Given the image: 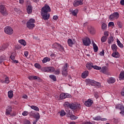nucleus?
<instances>
[{
    "instance_id": "obj_9",
    "label": "nucleus",
    "mask_w": 124,
    "mask_h": 124,
    "mask_svg": "<svg viewBox=\"0 0 124 124\" xmlns=\"http://www.w3.org/2000/svg\"><path fill=\"white\" fill-rule=\"evenodd\" d=\"M53 47L56 48V49L59 50V51H61V52L64 51V48L62 46L58 43H55L53 44Z\"/></svg>"
},
{
    "instance_id": "obj_10",
    "label": "nucleus",
    "mask_w": 124,
    "mask_h": 124,
    "mask_svg": "<svg viewBox=\"0 0 124 124\" xmlns=\"http://www.w3.org/2000/svg\"><path fill=\"white\" fill-rule=\"evenodd\" d=\"M82 42L85 46H90V45H91V44L92 43L91 40L88 37H85L82 40Z\"/></svg>"
},
{
    "instance_id": "obj_5",
    "label": "nucleus",
    "mask_w": 124,
    "mask_h": 124,
    "mask_svg": "<svg viewBox=\"0 0 124 124\" xmlns=\"http://www.w3.org/2000/svg\"><path fill=\"white\" fill-rule=\"evenodd\" d=\"M88 83L91 85V86H94L95 87H98V88H99L100 86H101V84L99 82H97L93 80L92 79H88L87 80Z\"/></svg>"
},
{
    "instance_id": "obj_44",
    "label": "nucleus",
    "mask_w": 124,
    "mask_h": 124,
    "mask_svg": "<svg viewBox=\"0 0 124 124\" xmlns=\"http://www.w3.org/2000/svg\"><path fill=\"white\" fill-rule=\"evenodd\" d=\"M121 112H120V115L124 116V106L122 107V108L120 109Z\"/></svg>"
},
{
    "instance_id": "obj_49",
    "label": "nucleus",
    "mask_w": 124,
    "mask_h": 124,
    "mask_svg": "<svg viewBox=\"0 0 124 124\" xmlns=\"http://www.w3.org/2000/svg\"><path fill=\"white\" fill-rule=\"evenodd\" d=\"M22 116H24V117H26L29 115V112L27 111H24L22 113Z\"/></svg>"
},
{
    "instance_id": "obj_45",
    "label": "nucleus",
    "mask_w": 124,
    "mask_h": 124,
    "mask_svg": "<svg viewBox=\"0 0 124 124\" xmlns=\"http://www.w3.org/2000/svg\"><path fill=\"white\" fill-rule=\"evenodd\" d=\"M106 40H107V37L106 36H103L101 38V41L102 42H105V41H106Z\"/></svg>"
},
{
    "instance_id": "obj_31",
    "label": "nucleus",
    "mask_w": 124,
    "mask_h": 124,
    "mask_svg": "<svg viewBox=\"0 0 124 124\" xmlns=\"http://www.w3.org/2000/svg\"><path fill=\"white\" fill-rule=\"evenodd\" d=\"M108 44H111L112 42H114V37L110 36L108 41Z\"/></svg>"
},
{
    "instance_id": "obj_60",
    "label": "nucleus",
    "mask_w": 124,
    "mask_h": 124,
    "mask_svg": "<svg viewBox=\"0 0 124 124\" xmlns=\"http://www.w3.org/2000/svg\"><path fill=\"white\" fill-rule=\"evenodd\" d=\"M10 58H11V59L12 60V61H13V60H14V59H15V56H14V55L12 54V55H11Z\"/></svg>"
},
{
    "instance_id": "obj_58",
    "label": "nucleus",
    "mask_w": 124,
    "mask_h": 124,
    "mask_svg": "<svg viewBox=\"0 0 124 124\" xmlns=\"http://www.w3.org/2000/svg\"><path fill=\"white\" fill-rule=\"evenodd\" d=\"M24 55L25 56L26 58H27V57H28V56H29V52L25 51L24 52Z\"/></svg>"
},
{
    "instance_id": "obj_57",
    "label": "nucleus",
    "mask_w": 124,
    "mask_h": 124,
    "mask_svg": "<svg viewBox=\"0 0 124 124\" xmlns=\"http://www.w3.org/2000/svg\"><path fill=\"white\" fill-rule=\"evenodd\" d=\"M22 98H24L25 99H28V95L27 94H24L22 96Z\"/></svg>"
},
{
    "instance_id": "obj_13",
    "label": "nucleus",
    "mask_w": 124,
    "mask_h": 124,
    "mask_svg": "<svg viewBox=\"0 0 124 124\" xmlns=\"http://www.w3.org/2000/svg\"><path fill=\"white\" fill-rule=\"evenodd\" d=\"M61 99H64L68 97H71V95L67 93H62L60 95Z\"/></svg>"
},
{
    "instance_id": "obj_28",
    "label": "nucleus",
    "mask_w": 124,
    "mask_h": 124,
    "mask_svg": "<svg viewBox=\"0 0 124 124\" xmlns=\"http://www.w3.org/2000/svg\"><path fill=\"white\" fill-rule=\"evenodd\" d=\"M101 71L103 73H106V72L108 71V68H107L106 66H103L101 69Z\"/></svg>"
},
{
    "instance_id": "obj_24",
    "label": "nucleus",
    "mask_w": 124,
    "mask_h": 124,
    "mask_svg": "<svg viewBox=\"0 0 124 124\" xmlns=\"http://www.w3.org/2000/svg\"><path fill=\"white\" fill-rule=\"evenodd\" d=\"M88 75H89V71H86L82 74L81 77H82V78H83V79H85L87 78Z\"/></svg>"
},
{
    "instance_id": "obj_43",
    "label": "nucleus",
    "mask_w": 124,
    "mask_h": 124,
    "mask_svg": "<svg viewBox=\"0 0 124 124\" xmlns=\"http://www.w3.org/2000/svg\"><path fill=\"white\" fill-rule=\"evenodd\" d=\"M117 25L119 28H120V29H122V28H123V23L120 21H117Z\"/></svg>"
},
{
    "instance_id": "obj_50",
    "label": "nucleus",
    "mask_w": 124,
    "mask_h": 124,
    "mask_svg": "<svg viewBox=\"0 0 124 124\" xmlns=\"http://www.w3.org/2000/svg\"><path fill=\"white\" fill-rule=\"evenodd\" d=\"M115 26V24L113 22H110L108 23V27H114Z\"/></svg>"
},
{
    "instance_id": "obj_34",
    "label": "nucleus",
    "mask_w": 124,
    "mask_h": 124,
    "mask_svg": "<svg viewBox=\"0 0 124 124\" xmlns=\"http://www.w3.org/2000/svg\"><path fill=\"white\" fill-rule=\"evenodd\" d=\"M50 61H51V59L49 57H46L44 58L42 62L43 63H45L47 62H50Z\"/></svg>"
},
{
    "instance_id": "obj_8",
    "label": "nucleus",
    "mask_w": 124,
    "mask_h": 124,
    "mask_svg": "<svg viewBox=\"0 0 124 124\" xmlns=\"http://www.w3.org/2000/svg\"><path fill=\"white\" fill-rule=\"evenodd\" d=\"M4 32L7 34L10 35L13 33V29L9 26H7L4 28Z\"/></svg>"
},
{
    "instance_id": "obj_12",
    "label": "nucleus",
    "mask_w": 124,
    "mask_h": 124,
    "mask_svg": "<svg viewBox=\"0 0 124 124\" xmlns=\"http://www.w3.org/2000/svg\"><path fill=\"white\" fill-rule=\"evenodd\" d=\"M64 108H70V109H73V103H69L68 102H64L63 104Z\"/></svg>"
},
{
    "instance_id": "obj_1",
    "label": "nucleus",
    "mask_w": 124,
    "mask_h": 124,
    "mask_svg": "<svg viewBox=\"0 0 124 124\" xmlns=\"http://www.w3.org/2000/svg\"><path fill=\"white\" fill-rule=\"evenodd\" d=\"M51 12V9L50 8V6L46 4L45 6L41 9V14L45 21L46 20H48L50 17V15L48 14V12Z\"/></svg>"
},
{
    "instance_id": "obj_61",
    "label": "nucleus",
    "mask_w": 124,
    "mask_h": 124,
    "mask_svg": "<svg viewBox=\"0 0 124 124\" xmlns=\"http://www.w3.org/2000/svg\"><path fill=\"white\" fill-rule=\"evenodd\" d=\"M100 55L104 56V50H102L101 52H100Z\"/></svg>"
},
{
    "instance_id": "obj_22",
    "label": "nucleus",
    "mask_w": 124,
    "mask_h": 124,
    "mask_svg": "<svg viewBox=\"0 0 124 124\" xmlns=\"http://www.w3.org/2000/svg\"><path fill=\"white\" fill-rule=\"evenodd\" d=\"M92 44H93V46L94 52L95 53H96V52L98 51V47L97 46H96V44L94 43V42L92 41Z\"/></svg>"
},
{
    "instance_id": "obj_54",
    "label": "nucleus",
    "mask_w": 124,
    "mask_h": 124,
    "mask_svg": "<svg viewBox=\"0 0 124 124\" xmlns=\"http://www.w3.org/2000/svg\"><path fill=\"white\" fill-rule=\"evenodd\" d=\"M3 61H4V59H3V57L1 56L0 57V63H1V62H3Z\"/></svg>"
},
{
    "instance_id": "obj_21",
    "label": "nucleus",
    "mask_w": 124,
    "mask_h": 124,
    "mask_svg": "<svg viewBox=\"0 0 124 124\" xmlns=\"http://www.w3.org/2000/svg\"><path fill=\"white\" fill-rule=\"evenodd\" d=\"M73 108L72 110H80L81 109V105L80 104L75 105L73 104Z\"/></svg>"
},
{
    "instance_id": "obj_53",
    "label": "nucleus",
    "mask_w": 124,
    "mask_h": 124,
    "mask_svg": "<svg viewBox=\"0 0 124 124\" xmlns=\"http://www.w3.org/2000/svg\"><path fill=\"white\" fill-rule=\"evenodd\" d=\"M53 20L57 21L59 19V17L57 16H54L53 17Z\"/></svg>"
},
{
    "instance_id": "obj_33",
    "label": "nucleus",
    "mask_w": 124,
    "mask_h": 124,
    "mask_svg": "<svg viewBox=\"0 0 124 124\" xmlns=\"http://www.w3.org/2000/svg\"><path fill=\"white\" fill-rule=\"evenodd\" d=\"M34 117L36 119V122H38V120L40 119V115H39V113H37L35 114Z\"/></svg>"
},
{
    "instance_id": "obj_29",
    "label": "nucleus",
    "mask_w": 124,
    "mask_h": 124,
    "mask_svg": "<svg viewBox=\"0 0 124 124\" xmlns=\"http://www.w3.org/2000/svg\"><path fill=\"white\" fill-rule=\"evenodd\" d=\"M18 42L19 43H20L21 45H23V46H26V45H27V43L26 42V41L23 39L19 40Z\"/></svg>"
},
{
    "instance_id": "obj_7",
    "label": "nucleus",
    "mask_w": 124,
    "mask_h": 124,
    "mask_svg": "<svg viewBox=\"0 0 124 124\" xmlns=\"http://www.w3.org/2000/svg\"><path fill=\"white\" fill-rule=\"evenodd\" d=\"M42 71L44 72H54L55 71V68L54 67H46L43 68Z\"/></svg>"
},
{
    "instance_id": "obj_6",
    "label": "nucleus",
    "mask_w": 124,
    "mask_h": 124,
    "mask_svg": "<svg viewBox=\"0 0 124 124\" xmlns=\"http://www.w3.org/2000/svg\"><path fill=\"white\" fill-rule=\"evenodd\" d=\"M0 12L3 16H6V15H8L6 8L3 5H0Z\"/></svg>"
},
{
    "instance_id": "obj_19",
    "label": "nucleus",
    "mask_w": 124,
    "mask_h": 124,
    "mask_svg": "<svg viewBox=\"0 0 124 124\" xmlns=\"http://www.w3.org/2000/svg\"><path fill=\"white\" fill-rule=\"evenodd\" d=\"M111 56L113 58H120L121 55H120V53L118 52V51H113V52L111 54Z\"/></svg>"
},
{
    "instance_id": "obj_48",
    "label": "nucleus",
    "mask_w": 124,
    "mask_h": 124,
    "mask_svg": "<svg viewBox=\"0 0 124 124\" xmlns=\"http://www.w3.org/2000/svg\"><path fill=\"white\" fill-rule=\"evenodd\" d=\"M60 72H61V70H60V69H58L54 71V74H55V75H59V74H60Z\"/></svg>"
},
{
    "instance_id": "obj_62",
    "label": "nucleus",
    "mask_w": 124,
    "mask_h": 124,
    "mask_svg": "<svg viewBox=\"0 0 124 124\" xmlns=\"http://www.w3.org/2000/svg\"><path fill=\"white\" fill-rule=\"evenodd\" d=\"M120 4L121 5H124V0H121L120 1Z\"/></svg>"
},
{
    "instance_id": "obj_14",
    "label": "nucleus",
    "mask_w": 124,
    "mask_h": 124,
    "mask_svg": "<svg viewBox=\"0 0 124 124\" xmlns=\"http://www.w3.org/2000/svg\"><path fill=\"white\" fill-rule=\"evenodd\" d=\"M93 103V101L91 99H89L87 101L85 102L84 104L87 107H90V106H92Z\"/></svg>"
},
{
    "instance_id": "obj_41",
    "label": "nucleus",
    "mask_w": 124,
    "mask_h": 124,
    "mask_svg": "<svg viewBox=\"0 0 124 124\" xmlns=\"http://www.w3.org/2000/svg\"><path fill=\"white\" fill-rule=\"evenodd\" d=\"M68 44L69 46L71 47V46H72V45H73V44H74L73 41H72V40H71V39H69L68 40Z\"/></svg>"
},
{
    "instance_id": "obj_30",
    "label": "nucleus",
    "mask_w": 124,
    "mask_h": 124,
    "mask_svg": "<svg viewBox=\"0 0 124 124\" xmlns=\"http://www.w3.org/2000/svg\"><path fill=\"white\" fill-rule=\"evenodd\" d=\"M119 80H124V72H121L119 75Z\"/></svg>"
},
{
    "instance_id": "obj_56",
    "label": "nucleus",
    "mask_w": 124,
    "mask_h": 124,
    "mask_svg": "<svg viewBox=\"0 0 124 124\" xmlns=\"http://www.w3.org/2000/svg\"><path fill=\"white\" fill-rule=\"evenodd\" d=\"M121 94L122 96L124 97V88L122 89V90L121 92Z\"/></svg>"
},
{
    "instance_id": "obj_51",
    "label": "nucleus",
    "mask_w": 124,
    "mask_h": 124,
    "mask_svg": "<svg viewBox=\"0 0 124 124\" xmlns=\"http://www.w3.org/2000/svg\"><path fill=\"white\" fill-rule=\"evenodd\" d=\"M11 117H14L17 115L16 112H14L13 113H11L10 114Z\"/></svg>"
},
{
    "instance_id": "obj_26",
    "label": "nucleus",
    "mask_w": 124,
    "mask_h": 124,
    "mask_svg": "<svg viewBox=\"0 0 124 124\" xmlns=\"http://www.w3.org/2000/svg\"><path fill=\"white\" fill-rule=\"evenodd\" d=\"M86 66L89 70L92 69V68H93V63H87L86 65Z\"/></svg>"
},
{
    "instance_id": "obj_23",
    "label": "nucleus",
    "mask_w": 124,
    "mask_h": 124,
    "mask_svg": "<svg viewBox=\"0 0 124 124\" xmlns=\"http://www.w3.org/2000/svg\"><path fill=\"white\" fill-rule=\"evenodd\" d=\"M11 112H12V107H8L6 110V115H10Z\"/></svg>"
},
{
    "instance_id": "obj_27",
    "label": "nucleus",
    "mask_w": 124,
    "mask_h": 124,
    "mask_svg": "<svg viewBox=\"0 0 124 124\" xmlns=\"http://www.w3.org/2000/svg\"><path fill=\"white\" fill-rule=\"evenodd\" d=\"M27 13H28V14H31V13L32 12V7L30 5L28 6L27 8Z\"/></svg>"
},
{
    "instance_id": "obj_3",
    "label": "nucleus",
    "mask_w": 124,
    "mask_h": 124,
    "mask_svg": "<svg viewBox=\"0 0 124 124\" xmlns=\"http://www.w3.org/2000/svg\"><path fill=\"white\" fill-rule=\"evenodd\" d=\"M34 23H35V20L33 18L29 19L27 23V27L29 29H33L35 27Z\"/></svg>"
},
{
    "instance_id": "obj_2",
    "label": "nucleus",
    "mask_w": 124,
    "mask_h": 124,
    "mask_svg": "<svg viewBox=\"0 0 124 124\" xmlns=\"http://www.w3.org/2000/svg\"><path fill=\"white\" fill-rule=\"evenodd\" d=\"M69 67V65L67 63H65L62 68V74L64 77H66L68 75L67 69Z\"/></svg>"
},
{
    "instance_id": "obj_11",
    "label": "nucleus",
    "mask_w": 124,
    "mask_h": 124,
    "mask_svg": "<svg viewBox=\"0 0 124 124\" xmlns=\"http://www.w3.org/2000/svg\"><path fill=\"white\" fill-rule=\"evenodd\" d=\"M83 0H75L73 3L74 7H77V6H79V5H83Z\"/></svg>"
},
{
    "instance_id": "obj_20",
    "label": "nucleus",
    "mask_w": 124,
    "mask_h": 124,
    "mask_svg": "<svg viewBox=\"0 0 124 124\" xmlns=\"http://www.w3.org/2000/svg\"><path fill=\"white\" fill-rule=\"evenodd\" d=\"M111 49L112 50L113 52H116L118 51V46L115 44H113L111 45Z\"/></svg>"
},
{
    "instance_id": "obj_59",
    "label": "nucleus",
    "mask_w": 124,
    "mask_h": 124,
    "mask_svg": "<svg viewBox=\"0 0 124 124\" xmlns=\"http://www.w3.org/2000/svg\"><path fill=\"white\" fill-rule=\"evenodd\" d=\"M6 46H5V45H2V46H1V50H4V49H6Z\"/></svg>"
},
{
    "instance_id": "obj_37",
    "label": "nucleus",
    "mask_w": 124,
    "mask_h": 124,
    "mask_svg": "<svg viewBox=\"0 0 124 124\" xmlns=\"http://www.w3.org/2000/svg\"><path fill=\"white\" fill-rule=\"evenodd\" d=\"M31 109L33 110H35V111H39V108L35 106H31Z\"/></svg>"
},
{
    "instance_id": "obj_63",
    "label": "nucleus",
    "mask_w": 124,
    "mask_h": 124,
    "mask_svg": "<svg viewBox=\"0 0 124 124\" xmlns=\"http://www.w3.org/2000/svg\"><path fill=\"white\" fill-rule=\"evenodd\" d=\"M24 124H31L30 121H26L25 122Z\"/></svg>"
},
{
    "instance_id": "obj_15",
    "label": "nucleus",
    "mask_w": 124,
    "mask_h": 124,
    "mask_svg": "<svg viewBox=\"0 0 124 124\" xmlns=\"http://www.w3.org/2000/svg\"><path fill=\"white\" fill-rule=\"evenodd\" d=\"M67 117H68V118H70V119H72V121H74V120H77V119H78V117L75 116L74 115L71 114L70 111L68 112V113L67 114Z\"/></svg>"
},
{
    "instance_id": "obj_42",
    "label": "nucleus",
    "mask_w": 124,
    "mask_h": 124,
    "mask_svg": "<svg viewBox=\"0 0 124 124\" xmlns=\"http://www.w3.org/2000/svg\"><path fill=\"white\" fill-rule=\"evenodd\" d=\"M93 69H96V70H100L101 69V67L97 66V65H93Z\"/></svg>"
},
{
    "instance_id": "obj_39",
    "label": "nucleus",
    "mask_w": 124,
    "mask_h": 124,
    "mask_svg": "<svg viewBox=\"0 0 124 124\" xmlns=\"http://www.w3.org/2000/svg\"><path fill=\"white\" fill-rule=\"evenodd\" d=\"M123 106H124V105H123L122 104H118V105H116L115 108H116V109H118L119 110H121V109H122V108H123Z\"/></svg>"
},
{
    "instance_id": "obj_55",
    "label": "nucleus",
    "mask_w": 124,
    "mask_h": 124,
    "mask_svg": "<svg viewBox=\"0 0 124 124\" xmlns=\"http://www.w3.org/2000/svg\"><path fill=\"white\" fill-rule=\"evenodd\" d=\"M39 79V77L37 76H33V80H38Z\"/></svg>"
},
{
    "instance_id": "obj_17",
    "label": "nucleus",
    "mask_w": 124,
    "mask_h": 124,
    "mask_svg": "<svg viewBox=\"0 0 124 124\" xmlns=\"http://www.w3.org/2000/svg\"><path fill=\"white\" fill-rule=\"evenodd\" d=\"M10 82V80H9V78H8V77L5 78V80L0 79V83H2V84H9Z\"/></svg>"
},
{
    "instance_id": "obj_35",
    "label": "nucleus",
    "mask_w": 124,
    "mask_h": 124,
    "mask_svg": "<svg viewBox=\"0 0 124 124\" xmlns=\"http://www.w3.org/2000/svg\"><path fill=\"white\" fill-rule=\"evenodd\" d=\"M8 96L9 98H11L12 97H13V91H10L8 92Z\"/></svg>"
},
{
    "instance_id": "obj_36",
    "label": "nucleus",
    "mask_w": 124,
    "mask_h": 124,
    "mask_svg": "<svg viewBox=\"0 0 124 124\" xmlns=\"http://www.w3.org/2000/svg\"><path fill=\"white\" fill-rule=\"evenodd\" d=\"M59 114H60V116H61V117H63V116H65L66 113L63 109H62L60 112H59Z\"/></svg>"
},
{
    "instance_id": "obj_16",
    "label": "nucleus",
    "mask_w": 124,
    "mask_h": 124,
    "mask_svg": "<svg viewBox=\"0 0 124 124\" xmlns=\"http://www.w3.org/2000/svg\"><path fill=\"white\" fill-rule=\"evenodd\" d=\"M88 30L91 34H94L96 32V30L93 27L90 26Z\"/></svg>"
},
{
    "instance_id": "obj_52",
    "label": "nucleus",
    "mask_w": 124,
    "mask_h": 124,
    "mask_svg": "<svg viewBox=\"0 0 124 124\" xmlns=\"http://www.w3.org/2000/svg\"><path fill=\"white\" fill-rule=\"evenodd\" d=\"M30 116H31V117H34V116H35V113L33 111H31V112L30 113Z\"/></svg>"
},
{
    "instance_id": "obj_47",
    "label": "nucleus",
    "mask_w": 124,
    "mask_h": 124,
    "mask_svg": "<svg viewBox=\"0 0 124 124\" xmlns=\"http://www.w3.org/2000/svg\"><path fill=\"white\" fill-rule=\"evenodd\" d=\"M77 13H78V9H76V10H74L72 12V15L74 16H76V15H77Z\"/></svg>"
},
{
    "instance_id": "obj_64",
    "label": "nucleus",
    "mask_w": 124,
    "mask_h": 124,
    "mask_svg": "<svg viewBox=\"0 0 124 124\" xmlns=\"http://www.w3.org/2000/svg\"><path fill=\"white\" fill-rule=\"evenodd\" d=\"M82 124H92V123H91L90 122H84Z\"/></svg>"
},
{
    "instance_id": "obj_18",
    "label": "nucleus",
    "mask_w": 124,
    "mask_h": 124,
    "mask_svg": "<svg viewBox=\"0 0 124 124\" xmlns=\"http://www.w3.org/2000/svg\"><path fill=\"white\" fill-rule=\"evenodd\" d=\"M93 119L94 121H102V122L107 121V119L106 118H101L100 116H97L94 117L93 118Z\"/></svg>"
},
{
    "instance_id": "obj_38",
    "label": "nucleus",
    "mask_w": 124,
    "mask_h": 124,
    "mask_svg": "<svg viewBox=\"0 0 124 124\" xmlns=\"http://www.w3.org/2000/svg\"><path fill=\"white\" fill-rule=\"evenodd\" d=\"M102 30L103 31H105V30L107 29V24H106V23H104L102 24Z\"/></svg>"
},
{
    "instance_id": "obj_4",
    "label": "nucleus",
    "mask_w": 124,
    "mask_h": 124,
    "mask_svg": "<svg viewBox=\"0 0 124 124\" xmlns=\"http://www.w3.org/2000/svg\"><path fill=\"white\" fill-rule=\"evenodd\" d=\"M120 17V14L118 12H115L110 15L109 16V19L110 21H114V20H117Z\"/></svg>"
},
{
    "instance_id": "obj_32",
    "label": "nucleus",
    "mask_w": 124,
    "mask_h": 124,
    "mask_svg": "<svg viewBox=\"0 0 124 124\" xmlns=\"http://www.w3.org/2000/svg\"><path fill=\"white\" fill-rule=\"evenodd\" d=\"M117 45L120 47V48H124V45L121 43V41H120L118 39H117Z\"/></svg>"
},
{
    "instance_id": "obj_46",
    "label": "nucleus",
    "mask_w": 124,
    "mask_h": 124,
    "mask_svg": "<svg viewBox=\"0 0 124 124\" xmlns=\"http://www.w3.org/2000/svg\"><path fill=\"white\" fill-rule=\"evenodd\" d=\"M34 66L36 68H38V69H40L41 68V66L39 63H36L34 64Z\"/></svg>"
},
{
    "instance_id": "obj_40",
    "label": "nucleus",
    "mask_w": 124,
    "mask_h": 124,
    "mask_svg": "<svg viewBox=\"0 0 124 124\" xmlns=\"http://www.w3.org/2000/svg\"><path fill=\"white\" fill-rule=\"evenodd\" d=\"M49 78H50V79L53 80V81H57V78H56V76L55 75H50L49 76Z\"/></svg>"
},
{
    "instance_id": "obj_25",
    "label": "nucleus",
    "mask_w": 124,
    "mask_h": 124,
    "mask_svg": "<svg viewBox=\"0 0 124 124\" xmlns=\"http://www.w3.org/2000/svg\"><path fill=\"white\" fill-rule=\"evenodd\" d=\"M116 82V79L114 78H110L108 80V84H114Z\"/></svg>"
}]
</instances>
